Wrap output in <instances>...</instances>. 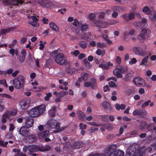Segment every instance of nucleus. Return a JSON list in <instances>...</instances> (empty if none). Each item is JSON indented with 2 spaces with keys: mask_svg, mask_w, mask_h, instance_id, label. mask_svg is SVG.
I'll use <instances>...</instances> for the list:
<instances>
[{
  "mask_svg": "<svg viewBox=\"0 0 156 156\" xmlns=\"http://www.w3.org/2000/svg\"><path fill=\"white\" fill-rule=\"evenodd\" d=\"M44 105H42L31 109L28 112L30 116L32 117H37L41 115L45 110Z\"/></svg>",
  "mask_w": 156,
  "mask_h": 156,
  "instance_id": "nucleus-2",
  "label": "nucleus"
},
{
  "mask_svg": "<svg viewBox=\"0 0 156 156\" xmlns=\"http://www.w3.org/2000/svg\"><path fill=\"white\" fill-rule=\"evenodd\" d=\"M73 21V25L75 26H77V24L79 23V22L76 19H74Z\"/></svg>",
  "mask_w": 156,
  "mask_h": 156,
  "instance_id": "nucleus-61",
  "label": "nucleus"
},
{
  "mask_svg": "<svg viewBox=\"0 0 156 156\" xmlns=\"http://www.w3.org/2000/svg\"><path fill=\"white\" fill-rule=\"evenodd\" d=\"M50 27L53 30L55 31H57L59 30L58 26L54 23L51 22L49 24Z\"/></svg>",
  "mask_w": 156,
  "mask_h": 156,
  "instance_id": "nucleus-27",
  "label": "nucleus"
},
{
  "mask_svg": "<svg viewBox=\"0 0 156 156\" xmlns=\"http://www.w3.org/2000/svg\"><path fill=\"white\" fill-rule=\"evenodd\" d=\"M124 152L122 151L117 150L114 151L112 156H124Z\"/></svg>",
  "mask_w": 156,
  "mask_h": 156,
  "instance_id": "nucleus-25",
  "label": "nucleus"
},
{
  "mask_svg": "<svg viewBox=\"0 0 156 156\" xmlns=\"http://www.w3.org/2000/svg\"><path fill=\"white\" fill-rule=\"evenodd\" d=\"M83 62L87 68L90 69L91 67L92 66L91 64L87 61V58L84 59L83 60Z\"/></svg>",
  "mask_w": 156,
  "mask_h": 156,
  "instance_id": "nucleus-31",
  "label": "nucleus"
},
{
  "mask_svg": "<svg viewBox=\"0 0 156 156\" xmlns=\"http://www.w3.org/2000/svg\"><path fill=\"white\" fill-rule=\"evenodd\" d=\"M147 114V112L145 109L142 110L140 109H136L134 110L133 114V115H138L140 116H144Z\"/></svg>",
  "mask_w": 156,
  "mask_h": 156,
  "instance_id": "nucleus-12",
  "label": "nucleus"
},
{
  "mask_svg": "<svg viewBox=\"0 0 156 156\" xmlns=\"http://www.w3.org/2000/svg\"><path fill=\"white\" fill-rule=\"evenodd\" d=\"M137 62L136 59L135 58H133L129 62V64L130 65L136 63Z\"/></svg>",
  "mask_w": 156,
  "mask_h": 156,
  "instance_id": "nucleus-59",
  "label": "nucleus"
},
{
  "mask_svg": "<svg viewBox=\"0 0 156 156\" xmlns=\"http://www.w3.org/2000/svg\"><path fill=\"white\" fill-rule=\"evenodd\" d=\"M51 149V147L48 145L39 146V151L44 152L49 151Z\"/></svg>",
  "mask_w": 156,
  "mask_h": 156,
  "instance_id": "nucleus-23",
  "label": "nucleus"
},
{
  "mask_svg": "<svg viewBox=\"0 0 156 156\" xmlns=\"http://www.w3.org/2000/svg\"><path fill=\"white\" fill-rule=\"evenodd\" d=\"M108 26V24L106 22L98 20V27L104 28H106Z\"/></svg>",
  "mask_w": 156,
  "mask_h": 156,
  "instance_id": "nucleus-21",
  "label": "nucleus"
},
{
  "mask_svg": "<svg viewBox=\"0 0 156 156\" xmlns=\"http://www.w3.org/2000/svg\"><path fill=\"white\" fill-rule=\"evenodd\" d=\"M89 25L87 23H83L81 24V29L82 30L87 31L88 29Z\"/></svg>",
  "mask_w": 156,
  "mask_h": 156,
  "instance_id": "nucleus-35",
  "label": "nucleus"
},
{
  "mask_svg": "<svg viewBox=\"0 0 156 156\" xmlns=\"http://www.w3.org/2000/svg\"><path fill=\"white\" fill-rule=\"evenodd\" d=\"M79 127L80 129H85L87 128V125L86 124H83L82 123H80L79 124Z\"/></svg>",
  "mask_w": 156,
  "mask_h": 156,
  "instance_id": "nucleus-53",
  "label": "nucleus"
},
{
  "mask_svg": "<svg viewBox=\"0 0 156 156\" xmlns=\"http://www.w3.org/2000/svg\"><path fill=\"white\" fill-rule=\"evenodd\" d=\"M151 102V101L150 100H148L147 101L145 102L141 106L142 108H144L147 106Z\"/></svg>",
  "mask_w": 156,
  "mask_h": 156,
  "instance_id": "nucleus-48",
  "label": "nucleus"
},
{
  "mask_svg": "<svg viewBox=\"0 0 156 156\" xmlns=\"http://www.w3.org/2000/svg\"><path fill=\"white\" fill-rule=\"evenodd\" d=\"M13 71V69H10L7 70L6 72H4L5 75L7 74H9L12 73Z\"/></svg>",
  "mask_w": 156,
  "mask_h": 156,
  "instance_id": "nucleus-63",
  "label": "nucleus"
},
{
  "mask_svg": "<svg viewBox=\"0 0 156 156\" xmlns=\"http://www.w3.org/2000/svg\"><path fill=\"white\" fill-rule=\"evenodd\" d=\"M146 49V46L144 45H142L140 47H134L133 48V51L135 55L144 56L146 53L145 51Z\"/></svg>",
  "mask_w": 156,
  "mask_h": 156,
  "instance_id": "nucleus-5",
  "label": "nucleus"
},
{
  "mask_svg": "<svg viewBox=\"0 0 156 156\" xmlns=\"http://www.w3.org/2000/svg\"><path fill=\"white\" fill-rule=\"evenodd\" d=\"M115 60L116 63L118 65L120 64L121 62V58L119 56H117Z\"/></svg>",
  "mask_w": 156,
  "mask_h": 156,
  "instance_id": "nucleus-55",
  "label": "nucleus"
},
{
  "mask_svg": "<svg viewBox=\"0 0 156 156\" xmlns=\"http://www.w3.org/2000/svg\"><path fill=\"white\" fill-rule=\"evenodd\" d=\"M147 122L146 121H144L141 122L139 128L140 129H143L146 128Z\"/></svg>",
  "mask_w": 156,
  "mask_h": 156,
  "instance_id": "nucleus-37",
  "label": "nucleus"
},
{
  "mask_svg": "<svg viewBox=\"0 0 156 156\" xmlns=\"http://www.w3.org/2000/svg\"><path fill=\"white\" fill-rule=\"evenodd\" d=\"M129 20H133L134 18L135 15L134 13H131L128 14Z\"/></svg>",
  "mask_w": 156,
  "mask_h": 156,
  "instance_id": "nucleus-49",
  "label": "nucleus"
},
{
  "mask_svg": "<svg viewBox=\"0 0 156 156\" xmlns=\"http://www.w3.org/2000/svg\"><path fill=\"white\" fill-rule=\"evenodd\" d=\"M125 69L122 67L116 68L113 70L114 74L116 76L117 78H122V73H124Z\"/></svg>",
  "mask_w": 156,
  "mask_h": 156,
  "instance_id": "nucleus-10",
  "label": "nucleus"
},
{
  "mask_svg": "<svg viewBox=\"0 0 156 156\" xmlns=\"http://www.w3.org/2000/svg\"><path fill=\"white\" fill-rule=\"evenodd\" d=\"M58 50H55L51 54L50 59L52 57L54 58L55 62L59 65L65 66L68 64L67 58L64 54L59 53Z\"/></svg>",
  "mask_w": 156,
  "mask_h": 156,
  "instance_id": "nucleus-1",
  "label": "nucleus"
},
{
  "mask_svg": "<svg viewBox=\"0 0 156 156\" xmlns=\"http://www.w3.org/2000/svg\"><path fill=\"white\" fill-rule=\"evenodd\" d=\"M133 76V74L132 73H129L125 76L123 80L126 82L130 81Z\"/></svg>",
  "mask_w": 156,
  "mask_h": 156,
  "instance_id": "nucleus-20",
  "label": "nucleus"
},
{
  "mask_svg": "<svg viewBox=\"0 0 156 156\" xmlns=\"http://www.w3.org/2000/svg\"><path fill=\"white\" fill-rule=\"evenodd\" d=\"M89 38L86 34H83L81 37V39L86 40H88Z\"/></svg>",
  "mask_w": 156,
  "mask_h": 156,
  "instance_id": "nucleus-62",
  "label": "nucleus"
},
{
  "mask_svg": "<svg viewBox=\"0 0 156 156\" xmlns=\"http://www.w3.org/2000/svg\"><path fill=\"white\" fill-rule=\"evenodd\" d=\"M121 17L123 18L126 22H128L129 21L128 14L127 13H126L122 14L121 16Z\"/></svg>",
  "mask_w": 156,
  "mask_h": 156,
  "instance_id": "nucleus-42",
  "label": "nucleus"
},
{
  "mask_svg": "<svg viewBox=\"0 0 156 156\" xmlns=\"http://www.w3.org/2000/svg\"><path fill=\"white\" fill-rule=\"evenodd\" d=\"M134 25L136 28L138 29H142V28H145L147 26L146 20L145 19L143 18L141 21L134 23Z\"/></svg>",
  "mask_w": 156,
  "mask_h": 156,
  "instance_id": "nucleus-7",
  "label": "nucleus"
},
{
  "mask_svg": "<svg viewBox=\"0 0 156 156\" xmlns=\"http://www.w3.org/2000/svg\"><path fill=\"white\" fill-rule=\"evenodd\" d=\"M49 133V132L48 130L44 131L39 133L38 136L39 137L44 138L47 137L48 136Z\"/></svg>",
  "mask_w": 156,
  "mask_h": 156,
  "instance_id": "nucleus-22",
  "label": "nucleus"
},
{
  "mask_svg": "<svg viewBox=\"0 0 156 156\" xmlns=\"http://www.w3.org/2000/svg\"><path fill=\"white\" fill-rule=\"evenodd\" d=\"M25 82L24 77L22 76H19L14 79L13 85L16 88L20 89L23 87Z\"/></svg>",
  "mask_w": 156,
  "mask_h": 156,
  "instance_id": "nucleus-4",
  "label": "nucleus"
},
{
  "mask_svg": "<svg viewBox=\"0 0 156 156\" xmlns=\"http://www.w3.org/2000/svg\"><path fill=\"white\" fill-rule=\"evenodd\" d=\"M84 86L86 87H89L91 86L92 88L94 89L96 85V80L94 78H92L90 80V82H86L84 84Z\"/></svg>",
  "mask_w": 156,
  "mask_h": 156,
  "instance_id": "nucleus-13",
  "label": "nucleus"
},
{
  "mask_svg": "<svg viewBox=\"0 0 156 156\" xmlns=\"http://www.w3.org/2000/svg\"><path fill=\"white\" fill-rule=\"evenodd\" d=\"M28 150L30 153L39 151V146L37 145H31L28 146Z\"/></svg>",
  "mask_w": 156,
  "mask_h": 156,
  "instance_id": "nucleus-17",
  "label": "nucleus"
},
{
  "mask_svg": "<svg viewBox=\"0 0 156 156\" xmlns=\"http://www.w3.org/2000/svg\"><path fill=\"white\" fill-rule=\"evenodd\" d=\"M19 134L23 136L26 137L29 134L30 131L29 130L28 128H27L25 126V127H21L19 129Z\"/></svg>",
  "mask_w": 156,
  "mask_h": 156,
  "instance_id": "nucleus-11",
  "label": "nucleus"
},
{
  "mask_svg": "<svg viewBox=\"0 0 156 156\" xmlns=\"http://www.w3.org/2000/svg\"><path fill=\"white\" fill-rule=\"evenodd\" d=\"M77 115L79 119L82 121H83L85 119V114L81 111H77Z\"/></svg>",
  "mask_w": 156,
  "mask_h": 156,
  "instance_id": "nucleus-24",
  "label": "nucleus"
},
{
  "mask_svg": "<svg viewBox=\"0 0 156 156\" xmlns=\"http://www.w3.org/2000/svg\"><path fill=\"white\" fill-rule=\"evenodd\" d=\"M146 149L147 148L144 146L139 148L138 147L136 148L135 146L132 147V150L129 152V155L130 156H143L144 154Z\"/></svg>",
  "mask_w": 156,
  "mask_h": 156,
  "instance_id": "nucleus-3",
  "label": "nucleus"
},
{
  "mask_svg": "<svg viewBox=\"0 0 156 156\" xmlns=\"http://www.w3.org/2000/svg\"><path fill=\"white\" fill-rule=\"evenodd\" d=\"M90 77V75L87 73H83L81 74V77L78 79V81L79 83L82 82V80L84 81H87Z\"/></svg>",
  "mask_w": 156,
  "mask_h": 156,
  "instance_id": "nucleus-15",
  "label": "nucleus"
},
{
  "mask_svg": "<svg viewBox=\"0 0 156 156\" xmlns=\"http://www.w3.org/2000/svg\"><path fill=\"white\" fill-rule=\"evenodd\" d=\"M117 146L113 144L108 147L104 151L103 155L104 156H111L117 149Z\"/></svg>",
  "mask_w": 156,
  "mask_h": 156,
  "instance_id": "nucleus-6",
  "label": "nucleus"
},
{
  "mask_svg": "<svg viewBox=\"0 0 156 156\" xmlns=\"http://www.w3.org/2000/svg\"><path fill=\"white\" fill-rule=\"evenodd\" d=\"M15 156H26V154L22 152H17Z\"/></svg>",
  "mask_w": 156,
  "mask_h": 156,
  "instance_id": "nucleus-64",
  "label": "nucleus"
},
{
  "mask_svg": "<svg viewBox=\"0 0 156 156\" xmlns=\"http://www.w3.org/2000/svg\"><path fill=\"white\" fill-rule=\"evenodd\" d=\"M80 53V51L78 50H75L73 51H72L71 53L73 54L75 56H77Z\"/></svg>",
  "mask_w": 156,
  "mask_h": 156,
  "instance_id": "nucleus-57",
  "label": "nucleus"
},
{
  "mask_svg": "<svg viewBox=\"0 0 156 156\" xmlns=\"http://www.w3.org/2000/svg\"><path fill=\"white\" fill-rule=\"evenodd\" d=\"M135 92L134 89H128L126 90V94L128 96H132L135 93Z\"/></svg>",
  "mask_w": 156,
  "mask_h": 156,
  "instance_id": "nucleus-34",
  "label": "nucleus"
},
{
  "mask_svg": "<svg viewBox=\"0 0 156 156\" xmlns=\"http://www.w3.org/2000/svg\"><path fill=\"white\" fill-rule=\"evenodd\" d=\"M30 103V101L28 100L22 101L20 103L21 108L23 109L27 108L29 106Z\"/></svg>",
  "mask_w": 156,
  "mask_h": 156,
  "instance_id": "nucleus-18",
  "label": "nucleus"
},
{
  "mask_svg": "<svg viewBox=\"0 0 156 156\" xmlns=\"http://www.w3.org/2000/svg\"><path fill=\"white\" fill-rule=\"evenodd\" d=\"M98 118H101V120L103 122H107L108 121V115H98Z\"/></svg>",
  "mask_w": 156,
  "mask_h": 156,
  "instance_id": "nucleus-33",
  "label": "nucleus"
},
{
  "mask_svg": "<svg viewBox=\"0 0 156 156\" xmlns=\"http://www.w3.org/2000/svg\"><path fill=\"white\" fill-rule=\"evenodd\" d=\"M142 11L144 13L149 14L150 13L151 10L147 6H146L143 9Z\"/></svg>",
  "mask_w": 156,
  "mask_h": 156,
  "instance_id": "nucleus-38",
  "label": "nucleus"
},
{
  "mask_svg": "<svg viewBox=\"0 0 156 156\" xmlns=\"http://www.w3.org/2000/svg\"><path fill=\"white\" fill-rule=\"evenodd\" d=\"M95 17V14L93 13H90V14L89 18L90 20H94Z\"/></svg>",
  "mask_w": 156,
  "mask_h": 156,
  "instance_id": "nucleus-56",
  "label": "nucleus"
},
{
  "mask_svg": "<svg viewBox=\"0 0 156 156\" xmlns=\"http://www.w3.org/2000/svg\"><path fill=\"white\" fill-rule=\"evenodd\" d=\"M12 2H16L15 5H18L17 4L22 5L24 2V0H11Z\"/></svg>",
  "mask_w": 156,
  "mask_h": 156,
  "instance_id": "nucleus-40",
  "label": "nucleus"
},
{
  "mask_svg": "<svg viewBox=\"0 0 156 156\" xmlns=\"http://www.w3.org/2000/svg\"><path fill=\"white\" fill-rule=\"evenodd\" d=\"M100 14L98 16V18L103 19L104 18L105 15V13L102 10H100Z\"/></svg>",
  "mask_w": 156,
  "mask_h": 156,
  "instance_id": "nucleus-43",
  "label": "nucleus"
},
{
  "mask_svg": "<svg viewBox=\"0 0 156 156\" xmlns=\"http://www.w3.org/2000/svg\"><path fill=\"white\" fill-rule=\"evenodd\" d=\"M9 31L8 28L5 29H1L0 31V34H5L7 33H9Z\"/></svg>",
  "mask_w": 156,
  "mask_h": 156,
  "instance_id": "nucleus-45",
  "label": "nucleus"
},
{
  "mask_svg": "<svg viewBox=\"0 0 156 156\" xmlns=\"http://www.w3.org/2000/svg\"><path fill=\"white\" fill-rule=\"evenodd\" d=\"M105 52V50L104 49L98 48V55L103 56Z\"/></svg>",
  "mask_w": 156,
  "mask_h": 156,
  "instance_id": "nucleus-39",
  "label": "nucleus"
},
{
  "mask_svg": "<svg viewBox=\"0 0 156 156\" xmlns=\"http://www.w3.org/2000/svg\"><path fill=\"white\" fill-rule=\"evenodd\" d=\"M112 10H113V11L120 12L123 11V9L122 7L120 6H115L112 7Z\"/></svg>",
  "mask_w": 156,
  "mask_h": 156,
  "instance_id": "nucleus-28",
  "label": "nucleus"
},
{
  "mask_svg": "<svg viewBox=\"0 0 156 156\" xmlns=\"http://www.w3.org/2000/svg\"><path fill=\"white\" fill-rule=\"evenodd\" d=\"M0 96L1 97H5L8 99H11L12 98V97L9 95L6 94H0Z\"/></svg>",
  "mask_w": 156,
  "mask_h": 156,
  "instance_id": "nucleus-51",
  "label": "nucleus"
},
{
  "mask_svg": "<svg viewBox=\"0 0 156 156\" xmlns=\"http://www.w3.org/2000/svg\"><path fill=\"white\" fill-rule=\"evenodd\" d=\"M25 56L22 55L19 57V61L20 63H23L24 62L25 58Z\"/></svg>",
  "mask_w": 156,
  "mask_h": 156,
  "instance_id": "nucleus-58",
  "label": "nucleus"
},
{
  "mask_svg": "<svg viewBox=\"0 0 156 156\" xmlns=\"http://www.w3.org/2000/svg\"><path fill=\"white\" fill-rule=\"evenodd\" d=\"M134 84L140 87H144L145 86V82L144 80L139 77H136L133 80Z\"/></svg>",
  "mask_w": 156,
  "mask_h": 156,
  "instance_id": "nucleus-9",
  "label": "nucleus"
},
{
  "mask_svg": "<svg viewBox=\"0 0 156 156\" xmlns=\"http://www.w3.org/2000/svg\"><path fill=\"white\" fill-rule=\"evenodd\" d=\"M106 44L104 43H100L98 42V48H101V49H103L104 47H106Z\"/></svg>",
  "mask_w": 156,
  "mask_h": 156,
  "instance_id": "nucleus-47",
  "label": "nucleus"
},
{
  "mask_svg": "<svg viewBox=\"0 0 156 156\" xmlns=\"http://www.w3.org/2000/svg\"><path fill=\"white\" fill-rule=\"evenodd\" d=\"M60 127V123L59 122H57L55 126V129H56L57 130L54 131V132L55 133H58L61 131V130L59 129Z\"/></svg>",
  "mask_w": 156,
  "mask_h": 156,
  "instance_id": "nucleus-36",
  "label": "nucleus"
},
{
  "mask_svg": "<svg viewBox=\"0 0 156 156\" xmlns=\"http://www.w3.org/2000/svg\"><path fill=\"white\" fill-rule=\"evenodd\" d=\"M99 67L103 69H108L107 64H101L99 65Z\"/></svg>",
  "mask_w": 156,
  "mask_h": 156,
  "instance_id": "nucleus-46",
  "label": "nucleus"
},
{
  "mask_svg": "<svg viewBox=\"0 0 156 156\" xmlns=\"http://www.w3.org/2000/svg\"><path fill=\"white\" fill-rule=\"evenodd\" d=\"M105 128L108 130H111L112 128V126L110 124L107 123L105 125Z\"/></svg>",
  "mask_w": 156,
  "mask_h": 156,
  "instance_id": "nucleus-52",
  "label": "nucleus"
},
{
  "mask_svg": "<svg viewBox=\"0 0 156 156\" xmlns=\"http://www.w3.org/2000/svg\"><path fill=\"white\" fill-rule=\"evenodd\" d=\"M153 123H150L148 124L147 127V130L149 131H152V127H153Z\"/></svg>",
  "mask_w": 156,
  "mask_h": 156,
  "instance_id": "nucleus-50",
  "label": "nucleus"
},
{
  "mask_svg": "<svg viewBox=\"0 0 156 156\" xmlns=\"http://www.w3.org/2000/svg\"><path fill=\"white\" fill-rule=\"evenodd\" d=\"M82 146V142L81 141H76L74 144V147L76 148H81Z\"/></svg>",
  "mask_w": 156,
  "mask_h": 156,
  "instance_id": "nucleus-30",
  "label": "nucleus"
},
{
  "mask_svg": "<svg viewBox=\"0 0 156 156\" xmlns=\"http://www.w3.org/2000/svg\"><path fill=\"white\" fill-rule=\"evenodd\" d=\"M39 4L41 6L46 8H50L53 5V2L49 0H40Z\"/></svg>",
  "mask_w": 156,
  "mask_h": 156,
  "instance_id": "nucleus-8",
  "label": "nucleus"
},
{
  "mask_svg": "<svg viewBox=\"0 0 156 156\" xmlns=\"http://www.w3.org/2000/svg\"><path fill=\"white\" fill-rule=\"evenodd\" d=\"M28 23L33 27L36 26V25L37 24V23L36 22L33 21H29L28 22Z\"/></svg>",
  "mask_w": 156,
  "mask_h": 156,
  "instance_id": "nucleus-60",
  "label": "nucleus"
},
{
  "mask_svg": "<svg viewBox=\"0 0 156 156\" xmlns=\"http://www.w3.org/2000/svg\"><path fill=\"white\" fill-rule=\"evenodd\" d=\"M103 108L107 111L110 112L112 110V108L109 102L108 101H104L102 104Z\"/></svg>",
  "mask_w": 156,
  "mask_h": 156,
  "instance_id": "nucleus-16",
  "label": "nucleus"
},
{
  "mask_svg": "<svg viewBox=\"0 0 156 156\" xmlns=\"http://www.w3.org/2000/svg\"><path fill=\"white\" fill-rule=\"evenodd\" d=\"M79 45L83 49H85L87 46V43L84 41H81L79 42Z\"/></svg>",
  "mask_w": 156,
  "mask_h": 156,
  "instance_id": "nucleus-29",
  "label": "nucleus"
},
{
  "mask_svg": "<svg viewBox=\"0 0 156 156\" xmlns=\"http://www.w3.org/2000/svg\"><path fill=\"white\" fill-rule=\"evenodd\" d=\"M46 96L44 98V99L46 101H48L49 100V98L52 96V94L51 93H46Z\"/></svg>",
  "mask_w": 156,
  "mask_h": 156,
  "instance_id": "nucleus-44",
  "label": "nucleus"
},
{
  "mask_svg": "<svg viewBox=\"0 0 156 156\" xmlns=\"http://www.w3.org/2000/svg\"><path fill=\"white\" fill-rule=\"evenodd\" d=\"M137 38L140 42L143 43L145 40V37L142 34H140L137 36Z\"/></svg>",
  "mask_w": 156,
  "mask_h": 156,
  "instance_id": "nucleus-32",
  "label": "nucleus"
},
{
  "mask_svg": "<svg viewBox=\"0 0 156 156\" xmlns=\"http://www.w3.org/2000/svg\"><path fill=\"white\" fill-rule=\"evenodd\" d=\"M148 56H145L141 60V62L140 63V65H144L145 66H148L147 64L148 59Z\"/></svg>",
  "mask_w": 156,
  "mask_h": 156,
  "instance_id": "nucleus-26",
  "label": "nucleus"
},
{
  "mask_svg": "<svg viewBox=\"0 0 156 156\" xmlns=\"http://www.w3.org/2000/svg\"><path fill=\"white\" fill-rule=\"evenodd\" d=\"M28 17L29 18H31L33 20V21H35V22H37L38 21V18H37V17L35 16H28Z\"/></svg>",
  "mask_w": 156,
  "mask_h": 156,
  "instance_id": "nucleus-54",
  "label": "nucleus"
},
{
  "mask_svg": "<svg viewBox=\"0 0 156 156\" xmlns=\"http://www.w3.org/2000/svg\"><path fill=\"white\" fill-rule=\"evenodd\" d=\"M68 92L66 91H61L58 93L59 98H62L68 94Z\"/></svg>",
  "mask_w": 156,
  "mask_h": 156,
  "instance_id": "nucleus-41",
  "label": "nucleus"
},
{
  "mask_svg": "<svg viewBox=\"0 0 156 156\" xmlns=\"http://www.w3.org/2000/svg\"><path fill=\"white\" fill-rule=\"evenodd\" d=\"M26 137L27 141L29 143H32L35 142L37 138L36 136L35 135H28Z\"/></svg>",
  "mask_w": 156,
  "mask_h": 156,
  "instance_id": "nucleus-19",
  "label": "nucleus"
},
{
  "mask_svg": "<svg viewBox=\"0 0 156 156\" xmlns=\"http://www.w3.org/2000/svg\"><path fill=\"white\" fill-rule=\"evenodd\" d=\"M25 126L27 128L31 127L34 124V120L31 117H26L25 118Z\"/></svg>",
  "mask_w": 156,
  "mask_h": 156,
  "instance_id": "nucleus-14",
  "label": "nucleus"
}]
</instances>
